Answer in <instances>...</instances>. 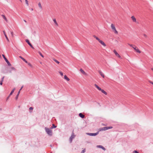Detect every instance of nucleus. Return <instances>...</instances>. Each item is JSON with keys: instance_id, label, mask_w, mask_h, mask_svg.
<instances>
[{"instance_id": "f257e3e1", "label": "nucleus", "mask_w": 153, "mask_h": 153, "mask_svg": "<svg viewBox=\"0 0 153 153\" xmlns=\"http://www.w3.org/2000/svg\"><path fill=\"white\" fill-rule=\"evenodd\" d=\"M45 129L46 132L49 136H51L52 135V131L51 129L45 127Z\"/></svg>"}, {"instance_id": "f03ea898", "label": "nucleus", "mask_w": 153, "mask_h": 153, "mask_svg": "<svg viewBox=\"0 0 153 153\" xmlns=\"http://www.w3.org/2000/svg\"><path fill=\"white\" fill-rule=\"evenodd\" d=\"M75 137V135L74 134V133H73L69 138V142L70 143H71L73 139Z\"/></svg>"}, {"instance_id": "7ed1b4c3", "label": "nucleus", "mask_w": 153, "mask_h": 153, "mask_svg": "<svg viewBox=\"0 0 153 153\" xmlns=\"http://www.w3.org/2000/svg\"><path fill=\"white\" fill-rule=\"evenodd\" d=\"M111 27L112 28V29L113 30V31H114V32L115 33V34H117L118 32L116 30L115 27V26L114 25L112 24L111 25Z\"/></svg>"}, {"instance_id": "20e7f679", "label": "nucleus", "mask_w": 153, "mask_h": 153, "mask_svg": "<svg viewBox=\"0 0 153 153\" xmlns=\"http://www.w3.org/2000/svg\"><path fill=\"white\" fill-rule=\"evenodd\" d=\"M2 56H3V58H4V60H5V61L7 63V65H9V66H11V64L9 62V61H8L7 59L5 57L4 55V54H2Z\"/></svg>"}, {"instance_id": "39448f33", "label": "nucleus", "mask_w": 153, "mask_h": 153, "mask_svg": "<svg viewBox=\"0 0 153 153\" xmlns=\"http://www.w3.org/2000/svg\"><path fill=\"white\" fill-rule=\"evenodd\" d=\"M98 132H96V133H88L86 134L89 136H95L97 135L98 134Z\"/></svg>"}, {"instance_id": "423d86ee", "label": "nucleus", "mask_w": 153, "mask_h": 153, "mask_svg": "<svg viewBox=\"0 0 153 153\" xmlns=\"http://www.w3.org/2000/svg\"><path fill=\"white\" fill-rule=\"evenodd\" d=\"M25 42L29 45V46L33 49H34V47L33 46L32 44L30 42L29 40L28 39H26L25 40Z\"/></svg>"}, {"instance_id": "0eeeda50", "label": "nucleus", "mask_w": 153, "mask_h": 153, "mask_svg": "<svg viewBox=\"0 0 153 153\" xmlns=\"http://www.w3.org/2000/svg\"><path fill=\"white\" fill-rule=\"evenodd\" d=\"M133 48L137 53H141L140 51L138 49V48L136 46H135L134 47H133Z\"/></svg>"}, {"instance_id": "6e6552de", "label": "nucleus", "mask_w": 153, "mask_h": 153, "mask_svg": "<svg viewBox=\"0 0 153 153\" xmlns=\"http://www.w3.org/2000/svg\"><path fill=\"white\" fill-rule=\"evenodd\" d=\"M113 52L115 54V55L118 57V58H120L121 57L120 56V55L115 50H114L113 51Z\"/></svg>"}, {"instance_id": "1a4fd4ad", "label": "nucleus", "mask_w": 153, "mask_h": 153, "mask_svg": "<svg viewBox=\"0 0 153 153\" xmlns=\"http://www.w3.org/2000/svg\"><path fill=\"white\" fill-rule=\"evenodd\" d=\"M98 41L104 47H105L106 46V45H105V44L102 40H100V39Z\"/></svg>"}, {"instance_id": "9d476101", "label": "nucleus", "mask_w": 153, "mask_h": 153, "mask_svg": "<svg viewBox=\"0 0 153 153\" xmlns=\"http://www.w3.org/2000/svg\"><path fill=\"white\" fill-rule=\"evenodd\" d=\"M97 147L99 148L102 149L103 150H105V149L103 146L101 145H98L97 146Z\"/></svg>"}, {"instance_id": "9b49d317", "label": "nucleus", "mask_w": 153, "mask_h": 153, "mask_svg": "<svg viewBox=\"0 0 153 153\" xmlns=\"http://www.w3.org/2000/svg\"><path fill=\"white\" fill-rule=\"evenodd\" d=\"M19 57L22 59L24 61L25 63H27V61L24 58L22 57V56H19Z\"/></svg>"}, {"instance_id": "f8f14e48", "label": "nucleus", "mask_w": 153, "mask_h": 153, "mask_svg": "<svg viewBox=\"0 0 153 153\" xmlns=\"http://www.w3.org/2000/svg\"><path fill=\"white\" fill-rule=\"evenodd\" d=\"M99 73L102 77L104 78V75L101 71H99Z\"/></svg>"}, {"instance_id": "ddd939ff", "label": "nucleus", "mask_w": 153, "mask_h": 153, "mask_svg": "<svg viewBox=\"0 0 153 153\" xmlns=\"http://www.w3.org/2000/svg\"><path fill=\"white\" fill-rule=\"evenodd\" d=\"M79 116L81 118H83L85 117V115L82 113H80L79 114Z\"/></svg>"}, {"instance_id": "4468645a", "label": "nucleus", "mask_w": 153, "mask_h": 153, "mask_svg": "<svg viewBox=\"0 0 153 153\" xmlns=\"http://www.w3.org/2000/svg\"><path fill=\"white\" fill-rule=\"evenodd\" d=\"M3 32L4 33V36H5V37H6V39H7V40L8 42H9V39H8L7 36L6 35V33H5V31H3Z\"/></svg>"}, {"instance_id": "2eb2a0df", "label": "nucleus", "mask_w": 153, "mask_h": 153, "mask_svg": "<svg viewBox=\"0 0 153 153\" xmlns=\"http://www.w3.org/2000/svg\"><path fill=\"white\" fill-rule=\"evenodd\" d=\"M95 86L99 90H101V88H100L96 84H94Z\"/></svg>"}, {"instance_id": "dca6fc26", "label": "nucleus", "mask_w": 153, "mask_h": 153, "mask_svg": "<svg viewBox=\"0 0 153 153\" xmlns=\"http://www.w3.org/2000/svg\"><path fill=\"white\" fill-rule=\"evenodd\" d=\"M106 130V127H104L101 128H100V131H104Z\"/></svg>"}, {"instance_id": "f3484780", "label": "nucleus", "mask_w": 153, "mask_h": 153, "mask_svg": "<svg viewBox=\"0 0 153 153\" xmlns=\"http://www.w3.org/2000/svg\"><path fill=\"white\" fill-rule=\"evenodd\" d=\"M100 91H101L102 93H103L105 95H107V93L104 90L102 89H101V90H100Z\"/></svg>"}, {"instance_id": "a211bd4d", "label": "nucleus", "mask_w": 153, "mask_h": 153, "mask_svg": "<svg viewBox=\"0 0 153 153\" xmlns=\"http://www.w3.org/2000/svg\"><path fill=\"white\" fill-rule=\"evenodd\" d=\"M80 71L83 74L85 75H86V73L82 68L80 69Z\"/></svg>"}, {"instance_id": "6ab92c4d", "label": "nucleus", "mask_w": 153, "mask_h": 153, "mask_svg": "<svg viewBox=\"0 0 153 153\" xmlns=\"http://www.w3.org/2000/svg\"><path fill=\"white\" fill-rule=\"evenodd\" d=\"M131 18L133 22H136V19L135 18L134 16H132L131 17Z\"/></svg>"}, {"instance_id": "aec40b11", "label": "nucleus", "mask_w": 153, "mask_h": 153, "mask_svg": "<svg viewBox=\"0 0 153 153\" xmlns=\"http://www.w3.org/2000/svg\"><path fill=\"white\" fill-rule=\"evenodd\" d=\"M64 79L67 81H69L70 80L69 79L68 77L66 75H65L64 76Z\"/></svg>"}, {"instance_id": "412c9836", "label": "nucleus", "mask_w": 153, "mask_h": 153, "mask_svg": "<svg viewBox=\"0 0 153 153\" xmlns=\"http://www.w3.org/2000/svg\"><path fill=\"white\" fill-rule=\"evenodd\" d=\"M53 21L54 22V23H55V24H56V25L57 26H58V24L57 23V22L56 20V19H53Z\"/></svg>"}, {"instance_id": "4be33fe9", "label": "nucleus", "mask_w": 153, "mask_h": 153, "mask_svg": "<svg viewBox=\"0 0 153 153\" xmlns=\"http://www.w3.org/2000/svg\"><path fill=\"white\" fill-rule=\"evenodd\" d=\"M56 126H55V125L54 124H52V126L50 128L51 129H53V128H56Z\"/></svg>"}, {"instance_id": "5701e85b", "label": "nucleus", "mask_w": 153, "mask_h": 153, "mask_svg": "<svg viewBox=\"0 0 153 153\" xmlns=\"http://www.w3.org/2000/svg\"><path fill=\"white\" fill-rule=\"evenodd\" d=\"M2 16V17L7 22V20L6 17H5V16L4 15H1Z\"/></svg>"}, {"instance_id": "b1692460", "label": "nucleus", "mask_w": 153, "mask_h": 153, "mask_svg": "<svg viewBox=\"0 0 153 153\" xmlns=\"http://www.w3.org/2000/svg\"><path fill=\"white\" fill-rule=\"evenodd\" d=\"M105 127L106 130H108V129H111L113 128L112 126H106Z\"/></svg>"}, {"instance_id": "393cba45", "label": "nucleus", "mask_w": 153, "mask_h": 153, "mask_svg": "<svg viewBox=\"0 0 153 153\" xmlns=\"http://www.w3.org/2000/svg\"><path fill=\"white\" fill-rule=\"evenodd\" d=\"M15 90V88H14L11 91V92H10L9 94V96H10L14 92Z\"/></svg>"}, {"instance_id": "a878e982", "label": "nucleus", "mask_w": 153, "mask_h": 153, "mask_svg": "<svg viewBox=\"0 0 153 153\" xmlns=\"http://www.w3.org/2000/svg\"><path fill=\"white\" fill-rule=\"evenodd\" d=\"M93 36L94 38H95L98 41H99L100 40V39L98 37H97V36H96L95 35H93Z\"/></svg>"}, {"instance_id": "bb28decb", "label": "nucleus", "mask_w": 153, "mask_h": 153, "mask_svg": "<svg viewBox=\"0 0 153 153\" xmlns=\"http://www.w3.org/2000/svg\"><path fill=\"white\" fill-rule=\"evenodd\" d=\"M38 6L41 9H42V6H41V3L40 2H39V3H38Z\"/></svg>"}, {"instance_id": "cd10ccee", "label": "nucleus", "mask_w": 153, "mask_h": 153, "mask_svg": "<svg viewBox=\"0 0 153 153\" xmlns=\"http://www.w3.org/2000/svg\"><path fill=\"white\" fill-rule=\"evenodd\" d=\"M53 60L58 64H59V62L58 61L55 59H54Z\"/></svg>"}, {"instance_id": "c85d7f7f", "label": "nucleus", "mask_w": 153, "mask_h": 153, "mask_svg": "<svg viewBox=\"0 0 153 153\" xmlns=\"http://www.w3.org/2000/svg\"><path fill=\"white\" fill-rule=\"evenodd\" d=\"M25 3L27 6L29 5L28 2L27 0H25Z\"/></svg>"}, {"instance_id": "c756f323", "label": "nucleus", "mask_w": 153, "mask_h": 153, "mask_svg": "<svg viewBox=\"0 0 153 153\" xmlns=\"http://www.w3.org/2000/svg\"><path fill=\"white\" fill-rule=\"evenodd\" d=\"M39 53L41 56H42V57H44V56L40 52H39Z\"/></svg>"}, {"instance_id": "7c9ffc66", "label": "nucleus", "mask_w": 153, "mask_h": 153, "mask_svg": "<svg viewBox=\"0 0 153 153\" xmlns=\"http://www.w3.org/2000/svg\"><path fill=\"white\" fill-rule=\"evenodd\" d=\"M85 152V149L82 150L81 153H84Z\"/></svg>"}, {"instance_id": "2f4dec72", "label": "nucleus", "mask_w": 153, "mask_h": 153, "mask_svg": "<svg viewBox=\"0 0 153 153\" xmlns=\"http://www.w3.org/2000/svg\"><path fill=\"white\" fill-rule=\"evenodd\" d=\"M128 45L130 46L131 47H132V48H133V47H134V46H135V45H131V44H128Z\"/></svg>"}, {"instance_id": "473e14b6", "label": "nucleus", "mask_w": 153, "mask_h": 153, "mask_svg": "<svg viewBox=\"0 0 153 153\" xmlns=\"http://www.w3.org/2000/svg\"><path fill=\"white\" fill-rule=\"evenodd\" d=\"M59 73L62 76L63 75V73L61 72V71H59Z\"/></svg>"}, {"instance_id": "72a5a7b5", "label": "nucleus", "mask_w": 153, "mask_h": 153, "mask_svg": "<svg viewBox=\"0 0 153 153\" xmlns=\"http://www.w3.org/2000/svg\"><path fill=\"white\" fill-rule=\"evenodd\" d=\"M11 34L12 37H13V32H11Z\"/></svg>"}, {"instance_id": "f704fd0d", "label": "nucleus", "mask_w": 153, "mask_h": 153, "mask_svg": "<svg viewBox=\"0 0 153 153\" xmlns=\"http://www.w3.org/2000/svg\"><path fill=\"white\" fill-rule=\"evenodd\" d=\"M18 97H19V95H18V94H17V95L16 96V98H15V99L16 100H17L18 98Z\"/></svg>"}, {"instance_id": "c9c22d12", "label": "nucleus", "mask_w": 153, "mask_h": 153, "mask_svg": "<svg viewBox=\"0 0 153 153\" xmlns=\"http://www.w3.org/2000/svg\"><path fill=\"white\" fill-rule=\"evenodd\" d=\"M11 69H12V70H16L15 68L13 67H11Z\"/></svg>"}, {"instance_id": "e433bc0d", "label": "nucleus", "mask_w": 153, "mask_h": 153, "mask_svg": "<svg viewBox=\"0 0 153 153\" xmlns=\"http://www.w3.org/2000/svg\"><path fill=\"white\" fill-rule=\"evenodd\" d=\"M4 76H3L2 78H1V81L2 82H3V81H4Z\"/></svg>"}, {"instance_id": "4c0bfd02", "label": "nucleus", "mask_w": 153, "mask_h": 153, "mask_svg": "<svg viewBox=\"0 0 153 153\" xmlns=\"http://www.w3.org/2000/svg\"><path fill=\"white\" fill-rule=\"evenodd\" d=\"M133 153H139L137 151H133Z\"/></svg>"}, {"instance_id": "58836bf2", "label": "nucleus", "mask_w": 153, "mask_h": 153, "mask_svg": "<svg viewBox=\"0 0 153 153\" xmlns=\"http://www.w3.org/2000/svg\"><path fill=\"white\" fill-rule=\"evenodd\" d=\"M27 63L28 65L29 66H32L31 65V64H30V63H29H29H28V62H27Z\"/></svg>"}, {"instance_id": "ea45409f", "label": "nucleus", "mask_w": 153, "mask_h": 153, "mask_svg": "<svg viewBox=\"0 0 153 153\" xmlns=\"http://www.w3.org/2000/svg\"><path fill=\"white\" fill-rule=\"evenodd\" d=\"M33 108L32 107H30V108H29V109L30 110H33Z\"/></svg>"}, {"instance_id": "a19ab883", "label": "nucleus", "mask_w": 153, "mask_h": 153, "mask_svg": "<svg viewBox=\"0 0 153 153\" xmlns=\"http://www.w3.org/2000/svg\"><path fill=\"white\" fill-rule=\"evenodd\" d=\"M2 82H3L1 81L0 82V84L1 85H2Z\"/></svg>"}, {"instance_id": "79ce46f5", "label": "nucleus", "mask_w": 153, "mask_h": 153, "mask_svg": "<svg viewBox=\"0 0 153 153\" xmlns=\"http://www.w3.org/2000/svg\"><path fill=\"white\" fill-rule=\"evenodd\" d=\"M23 86H22V87H21V88L20 89V91H21V90L22 89V88H23Z\"/></svg>"}, {"instance_id": "37998d69", "label": "nucleus", "mask_w": 153, "mask_h": 153, "mask_svg": "<svg viewBox=\"0 0 153 153\" xmlns=\"http://www.w3.org/2000/svg\"><path fill=\"white\" fill-rule=\"evenodd\" d=\"M10 97V96H9V95L7 97V100L9 98V97Z\"/></svg>"}, {"instance_id": "c03bdc74", "label": "nucleus", "mask_w": 153, "mask_h": 153, "mask_svg": "<svg viewBox=\"0 0 153 153\" xmlns=\"http://www.w3.org/2000/svg\"><path fill=\"white\" fill-rule=\"evenodd\" d=\"M150 82L153 85V82H152V81H150Z\"/></svg>"}, {"instance_id": "a18cd8bd", "label": "nucleus", "mask_w": 153, "mask_h": 153, "mask_svg": "<svg viewBox=\"0 0 153 153\" xmlns=\"http://www.w3.org/2000/svg\"><path fill=\"white\" fill-rule=\"evenodd\" d=\"M20 90H19V91L18 92V94H18V95H19V93H20Z\"/></svg>"}, {"instance_id": "49530a36", "label": "nucleus", "mask_w": 153, "mask_h": 153, "mask_svg": "<svg viewBox=\"0 0 153 153\" xmlns=\"http://www.w3.org/2000/svg\"><path fill=\"white\" fill-rule=\"evenodd\" d=\"M144 36L145 37H146L147 36L145 34H144Z\"/></svg>"}, {"instance_id": "de8ad7c7", "label": "nucleus", "mask_w": 153, "mask_h": 153, "mask_svg": "<svg viewBox=\"0 0 153 153\" xmlns=\"http://www.w3.org/2000/svg\"><path fill=\"white\" fill-rule=\"evenodd\" d=\"M24 21L25 22H27L25 20H24Z\"/></svg>"}, {"instance_id": "09e8293b", "label": "nucleus", "mask_w": 153, "mask_h": 153, "mask_svg": "<svg viewBox=\"0 0 153 153\" xmlns=\"http://www.w3.org/2000/svg\"><path fill=\"white\" fill-rule=\"evenodd\" d=\"M151 70H152V71H153V68H151Z\"/></svg>"}, {"instance_id": "8fccbe9b", "label": "nucleus", "mask_w": 153, "mask_h": 153, "mask_svg": "<svg viewBox=\"0 0 153 153\" xmlns=\"http://www.w3.org/2000/svg\"><path fill=\"white\" fill-rule=\"evenodd\" d=\"M31 10H33V8H31Z\"/></svg>"}, {"instance_id": "3c124183", "label": "nucleus", "mask_w": 153, "mask_h": 153, "mask_svg": "<svg viewBox=\"0 0 153 153\" xmlns=\"http://www.w3.org/2000/svg\"><path fill=\"white\" fill-rule=\"evenodd\" d=\"M9 72H10V73H11V71H9Z\"/></svg>"}, {"instance_id": "603ef678", "label": "nucleus", "mask_w": 153, "mask_h": 153, "mask_svg": "<svg viewBox=\"0 0 153 153\" xmlns=\"http://www.w3.org/2000/svg\"><path fill=\"white\" fill-rule=\"evenodd\" d=\"M20 1H21V2H22V0H20Z\"/></svg>"}, {"instance_id": "864d4df0", "label": "nucleus", "mask_w": 153, "mask_h": 153, "mask_svg": "<svg viewBox=\"0 0 153 153\" xmlns=\"http://www.w3.org/2000/svg\"><path fill=\"white\" fill-rule=\"evenodd\" d=\"M50 153H52V152H51Z\"/></svg>"}]
</instances>
